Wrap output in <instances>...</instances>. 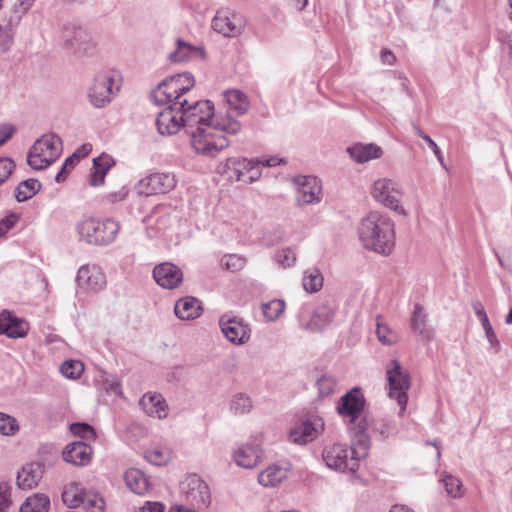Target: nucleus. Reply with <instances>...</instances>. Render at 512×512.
Returning a JSON list of instances; mask_svg holds the SVG:
<instances>
[{"label":"nucleus","instance_id":"c03bdc74","mask_svg":"<svg viewBox=\"0 0 512 512\" xmlns=\"http://www.w3.org/2000/svg\"><path fill=\"white\" fill-rule=\"evenodd\" d=\"M251 398L244 393H237L230 402V409L234 414H246L252 410Z\"/></svg>","mask_w":512,"mask_h":512},{"label":"nucleus","instance_id":"2eb2a0df","mask_svg":"<svg viewBox=\"0 0 512 512\" xmlns=\"http://www.w3.org/2000/svg\"><path fill=\"white\" fill-rule=\"evenodd\" d=\"M219 325L221 331L231 343L240 345L249 340L250 329L242 319L224 314L220 317Z\"/></svg>","mask_w":512,"mask_h":512},{"label":"nucleus","instance_id":"39448f33","mask_svg":"<svg viewBox=\"0 0 512 512\" xmlns=\"http://www.w3.org/2000/svg\"><path fill=\"white\" fill-rule=\"evenodd\" d=\"M195 85L194 76L189 72L175 74L160 82L152 92V99L157 105L183 101V96Z\"/></svg>","mask_w":512,"mask_h":512},{"label":"nucleus","instance_id":"412c9836","mask_svg":"<svg viewBox=\"0 0 512 512\" xmlns=\"http://www.w3.org/2000/svg\"><path fill=\"white\" fill-rule=\"evenodd\" d=\"M93 449L82 441L69 443L65 446L62 457L67 463L75 466H87L92 459Z\"/></svg>","mask_w":512,"mask_h":512},{"label":"nucleus","instance_id":"8fccbe9b","mask_svg":"<svg viewBox=\"0 0 512 512\" xmlns=\"http://www.w3.org/2000/svg\"><path fill=\"white\" fill-rule=\"evenodd\" d=\"M336 384V379L333 376H321L316 383L319 395L322 397L331 395L335 390Z\"/></svg>","mask_w":512,"mask_h":512},{"label":"nucleus","instance_id":"f257e3e1","mask_svg":"<svg viewBox=\"0 0 512 512\" xmlns=\"http://www.w3.org/2000/svg\"><path fill=\"white\" fill-rule=\"evenodd\" d=\"M178 104L185 128L197 125L196 130L191 132L190 142L198 154L216 156L230 144L222 133L236 135L241 130V123L230 112L214 113V105L209 100L189 102L188 99H183Z\"/></svg>","mask_w":512,"mask_h":512},{"label":"nucleus","instance_id":"09e8293b","mask_svg":"<svg viewBox=\"0 0 512 512\" xmlns=\"http://www.w3.org/2000/svg\"><path fill=\"white\" fill-rule=\"evenodd\" d=\"M70 431L73 435H75L79 438H82V439L94 440L96 438V433H95L94 428L88 423H84V422L72 423L70 425Z\"/></svg>","mask_w":512,"mask_h":512},{"label":"nucleus","instance_id":"4d7b16f0","mask_svg":"<svg viewBox=\"0 0 512 512\" xmlns=\"http://www.w3.org/2000/svg\"><path fill=\"white\" fill-rule=\"evenodd\" d=\"M15 167V163L10 158H0V185L9 178Z\"/></svg>","mask_w":512,"mask_h":512},{"label":"nucleus","instance_id":"20e7f679","mask_svg":"<svg viewBox=\"0 0 512 512\" xmlns=\"http://www.w3.org/2000/svg\"><path fill=\"white\" fill-rule=\"evenodd\" d=\"M76 230L81 241L101 247L110 245L115 241L120 225L111 218L101 220L89 217L79 221Z\"/></svg>","mask_w":512,"mask_h":512},{"label":"nucleus","instance_id":"ea45409f","mask_svg":"<svg viewBox=\"0 0 512 512\" xmlns=\"http://www.w3.org/2000/svg\"><path fill=\"white\" fill-rule=\"evenodd\" d=\"M253 162V160H248L245 158H228L226 165L228 169L233 170L234 175H236V179L238 181H246L247 172L253 171Z\"/></svg>","mask_w":512,"mask_h":512},{"label":"nucleus","instance_id":"49530a36","mask_svg":"<svg viewBox=\"0 0 512 512\" xmlns=\"http://www.w3.org/2000/svg\"><path fill=\"white\" fill-rule=\"evenodd\" d=\"M18 431V421L14 417L0 412V434L4 436H12Z\"/></svg>","mask_w":512,"mask_h":512},{"label":"nucleus","instance_id":"13d9d810","mask_svg":"<svg viewBox=\"0 0 512 512\" xmlns=\"http://www.w3.org/2000/svg\"><path fill=\"white\" fill-rule=\"evenodd\" d=\"M104 388L107 393L123 396L120 381L116 376H109L105 379Z\"/></svg>","mask_w":512,"mask_h":512},{"label":"nucleus","instance_id":"e433bc0d","mask_svg":"<svg viewBox=\"0 0 512 512\" xmlns=\"http://www.w3.org/2000/svg\"><path fill=\"white\" fill-rule=\"evenodd\" d=\"M50 499L44 493H35L21 505L19 512H48Z\"/></svg>","mask_w":512,"mask_h":512},{"label":"nucleus","instance_id":"473e14b6","mask_svg":"<svg viewBox=\"0 0 512 512\" xmlns=\"http://www.w3.org/2000/svg\"><path fill=\"white\" fill-rule=\"evenodd\" d=\"M225 97L229 106L225 113L230 112L234 119L235 117L233 116V113H236L237 115H243L248 111L250 103L247 96L240 90L226 91Z\"/></svg>","mask_w":512,"mask_h":512},{"label":"nucleus","instance_id":"a18cd8bd","mask_svg":"<svg viewBox=\"0 0 512 512\" xmlns=\"http://www.w3.org/2000/svg\"><path fill=\"white\" fill-rule=\"evenodd\" d=\"M82 506L86 512H104L105 502L99 494L87 492Z\"/></svg>","mask_w":512,"mask_h":512},{"label":"nucleus","instance_id":"f03ea898","mask_svg":"<svg viewBox=\"0 0 512 512\" xmlns=\"http://www.w3.org/2000/svg\"><path fill=\"white\" fill-rule=\"evenodd\" d=\"M359 237L365 248L389 255L395 246L394 223L387 215L371 211L361 220Z\"/></svg>","mask_w":512,"mask_h":512},{"label":"nucleus","instance_id":"7ed1b4c3","mask_svg":"<svg viewBox=\"0 0 512 512\" xmlns=\"http://www.w3.org/2000/svg\"><path fill=\"white\" fill-rule=\"evenodd\" d=\"M367 450V440L360 436L357 446L348 447L344 444H333L323 450L322 457L330 469L355 473L359 468L360 459L366 456Z\"/></svg>","mask_w":512,"mask_h":512},{"label":"nucleus","instance_id":"dca6fc26","mask_svg":"<svg viewBox=\"0 0 512 512\" xmlns=\"http://www.w3.org/2000/svg\"><path fill=\"white\" fill-rule=\"evenodd\" d=\"M168 106L158 113L156 126L161 135H174L184 126L181 120L178 102L167 103Z\"/></svg>","mask_w":512,"mask_h":512},{"label":"nucleus","instance_id":"423d86ee","mask_svg":"<svg viewBox=\"0 0 512 512\" xmlns=\"http://www.w3.org/2000/svg\"><path fill=\"white\" fill-rule=\"evenodd\" d=\"M62 153V140L56 134H46L37 139L27 155V163L34 170L47 168Z\"/></svg>","mask_w":512,"mask_h":512},{"label":"nucleus","instance_id":"6e6552de","mask_svg":"<svg viewBox=\"0 0 512 512\" xmlns=\"http://www.w3.org/2000/svg\"><path fill=\"white\" fill-rule=\"evenodd\" d=\"M387 380L389 385V396L395 398L402 413L407 405V391L410 388V377L404 371L398 360L393 359L387 369Z\"/></svg>","mask_w":512,"mask_h":512},{"label":"nucleus","instance_id":"052dcab7","mask_svg":"<svg viewBox=\"0 0 512 512\" xmlns=\"http://www.w3.org/2000/svg\"><path fill=\"white\" fill-rule=\"evenodd\" d=\"M16 221L17 217L15 214H11L0 220V238L15 225Z\"/></svg>","mask_w":512,"mask_h":512},{"label":"nucleus","instance_id":"a878e982","mask_svg":"<svg viewBox=\"0 0 512 512\" xmlns=\"http://www.w3.org/2000/svg\"><path fill=\"white\" fill-rule=\"evenodd\" d=\"M347 152L357 163H365L373 159H378L383 153L381 147L373 143L355 144L348 147Z\"/></svg>","mask_w":512,"mask_h":512},{"label":"nucleus","instance_id":"0e129e2a","mask_svg":"<svg viewBox=\"0 0 512 512\" xmlns=\"http://www.w3.org/2000/svg\"><path fill=\"white\" fill-rule=\"evenodd\" d=\"M146 458L154 465H161L164 461L163 453L158 450L147 452Z\"/></svg>","mask_w":512,"mask_h":512},{"label":"nucleus","instance_id":"79ce46f5","mask_svg":"<svg viewBox=\"0 0 512 512\" xmlns=\"http://www.w3.org/2000/svg\"><path fill=\"white\" fill-rule=\"evenodd\" d=\"M323 280L320 270L313 268L305 273L303 287L309 293L318 292L323 286Z\"/></svg>","mask_w":512,"mask_h":512},{"label":"nucleus","instance_id":"ddd939ff","mask_svg":"<svg viewBox=\"0 0 512 512\" xmlns=\"http://www.w3.org/2000/svg\"><path fill=\"white\" fill-rule=\"evenodd\" d=\"M212 28L225 37H237L244 29L242 18L228 10H219L212 19Z\"/></svg>","mask_w":512,"mask_h":512},{"label":"nucleus","instance_id":"0eeeda50","mask_svg":"<svg viewBox=\"0 0 512 512\" xmlns=\"http://www.w3.org/2000/svg\"><path fill=\"white\" fill-rule=\"evenodd\" d=\"M365 399L361 392V389L355 387L343 395L337 406V412L343 417H349L350 423L355 424L357 422V433L364 437V432L367 429V421L361 418V414L364 410Z\"/></svg>","mask_w":512,"mask_h":512},{"label":"nucleus","instance_id":"69168bd1","mask_svg":"<svg viewBox=\"0 0 512 512\" xmlns=\"http://www.w3.org/2000/svg\"><path fill=\"white\" fill-rule=\"evenodd\" d=\"M380 57L382 63L386 65H393L396 62V56L387 48L382 49Z\"/></svg>","mask_w":512,"mask_h":512},{"label":"nucleus","instance_id":"37998d69","mask_svg":"<svg viewBox=\"0 0 512 512\" xmlns=\"http://www.w3.org/2000/svg\"><path fill=\"white\" fill-rule=\"evenodd\" d=\"M264 317L268 321H275L284 312L285 302L281 299H273L261 305Z\"/></svg>","mask_w":512,"mask_h":512},{"label":"nucleus","instance_id":"f704fd0d","mask_svg":"<svg viewBox=\"0 0 512 512\" xmlns=\"http://www.w3.org/2000/svg\"><path fill=\"white\" fill-rule=\"evenodd\" d=\"M87 491L76 482L70 483L62 493V500L70 508L82 506Z\"/></svg>","mask_w":512,"mask_h":512},{"label":"nucleus","instance_id":"b1692460","mask_svg":"<svg viewBox=\"0 0 512 512\" xmlns=\"http://www.w3.org/2000/svg\"><path fill=\"white\" fill-rule=\"evenodd\" d=\"M262 458V450L257 444H245L234 452L235 463L243 468L251 469L258 465Z\"/></svg>","mask_w":512,"mask_h":512},{"label":"nucleus","instance_id":"393cba45","mask_svg":"<svg viewBox=\"0 0 512 512\" xmlns=\"http://www.w3.org/2000/svg\"><path fill=\"white\" fill-rule=\"evenodd\" d=\"M334 315L335 309L332 306L321 304L313 311L307 328L312 331H322L332 322Z\"/></svg>","mask_w":512,"mask_h":512},{"label":"nucleus","instance_id":"338daca9","mask_svg":"<svg viewBox=\"0 0 512 512\" xmlns=\"http://www.w3.org/2000/svg\"><path fill=\"white\" fill-rule=\"evenodd\" d=\"M260 163H257V161L253 162V171H248L247 172V177H246V181L245 182H248V183H252L256 180H258L261 176V173L260 171L258 170L257 166L259 165Z\"/></svg>","mask_w":512,"mask_h":512},{"label":"nucleus","instance_id":"774afa93","mask_svg":"<svg viewBox=\"0 0 512 512\" xmlns=\"http://www.w3.org/2000/svg\"><path fill=\"white\" fill-rule=\"evenodd\" d=\"M282 162H283V159L275 157V156H272L267 159L257 160V163H260L266 167H274V166L279 165Z\"/></svg>","mask_w":512,"mask_h":512},{"label":"nucleus","instance_id":"aec40b11","mask_svg":"<svg viewBox=\"0 0 512 512\" xmlns=\"http://www.w3.org/2000/svg\"><path fill=\"white\" fill-rule=\"evenodd\" d=\"M29 331V323L15 316L8 310L0 313V335L5 334L9 338H23Z\"/></svg>","mask_w":512,"mask_h":512},{"label":"nucleus","instance_id":"6ab92c4d","mask_svg":"<svg viewBox=\"0 0 512 512\" xmlns=\"http://www.w3.org/2000/svg\"><path fill=\"white\" fill-rule=\"evenodd\" d=\"M76 282L81 288L99 291L105 286L106 279L99 266L83 265L77 272Z\"/></svg>","mask_w":512,"mask_h":512},{"label":"nucleus","instance_id":"1a4fd4ad","mask_svg":"<svg viewBox=\"0 0 512 512\" xmlns=\"http://www.w3.org/2000/svg\"><path fill=\"white\" fill-rule=\"evenodd\" d=\"M181 492L186 501L197 509H205L211 503V493L208 484L198 475H188L180 483Z\"/></svg>","mask_w":512,"mask_h":512},{"label":"nucleus","instance_id":"bf43d9fd","mask_svg":"<svg viewBox=\"0 0 512 512\" xmlns=\"http://www.w3.org/2000/svg\"><path fill=\"white\" fill-rule=\"evenodd\" d=\"M10 504V486L8 483H0V512L5 510Z\"/></svg>","mask_w":512,"mask_h":512},{"label":"nucleus","instance_id":"4c0bfd02","mask_svg":"<svg viewBox=\"0 0 512 512\" xmlns=\"http://www.w3.org/2000/svg\"><path fill=\"white\" fill-rule=\"evenodd\" d=\"M41 183L34 178L19 183L15 190V198L18 202H24L32 198L40 189Z\"/></svg>","mask_w":512,"mask_h":512},{"label":"nucleus","instance_id":"f3484780","mask_svg":"<svg viewBox=\"0 0 512 512\" xmlns=\"http://www.w3.org/2000/svg\"><path fill=\"white\" fill-rule=\"evenodd\" d=\"M298 185L297 199L303 205H309L320 202L321 185L320 181L314 176H298L295 178Z\"/></svg>","mask_w":512,"mask_h":512},{"label":"nucleus","instance_id":"3c124183","mask_svg":"<svg viewBox=\"0 0 512 512\" xmlns=\"http://www.w3.org/2000/svg\"><path fill=\"white\" fill-rule=\"evenodd\" d=\"M222 264L228 271L237 272L244 268L246 259L237 254H230L223 257Z\"/></svg>","mask_w":512,"mask_h":512},{"label":"nucleus","instance_id":"f8f14e48","mask_svg":"<svg viewBox=\"0 0 512 512\" xmlns=\"http://www.w3.org/2000/svg\"><path fill=\"white\" fill-rule=\"evenodd\" d=\"M176 186L174 175L169 173H153L142 178L137 185L138 193L145 196L166 194Z\"/></svg>","mask_w":512,"mask_h":512},{"label":"nucleus","instance_id":"a19ab883","mask_svg":"<svg viewBox=\"0 0 512 512\" xmlns=\"http://www.w3.org/2000/svg\"><path fill=\"white\" fill-rule=\"evenodd\" d=\"M35 0H17L8 17V26H18L22 17L27 13Z\"/></svg>","mask_w":512,"mask_h":512},{"label":"nucleus","instance_id":"603ef678","mask_svg":"<svg viewBox=\"0 0 512 512\" xmlns=\"http://www.w3.org/2000/svg\"><path fill=\"white\" fill-rule=\"evenodd\" d=\"M414 131L418 136H420L424 141L427 142L429 149H432L441 166L446 169L442 152L438 145L436 144V142L429 135L425 134L419 126L414 125Z\"/></svg>","mask_w":512,"mask_h":512},{"label":"nucleus","instance_id":"72a5a7b5","mask_svg":"<svg viewBox=\"0 0 512 512\" xmlns=\"http://www.w3.org/2000/svg\"><path fill=\"white\" fill-rule=\"evenodd\" d=\"M124 480L127 487L135 494H144L148 491L149 482L143 472L132 468L124 473Z\"/></svg>","mask_w":512,"mask_h":512},{"label":"nucleus","instance_id":"5fc2aeb1","mask_svg":"<svg viewBox=\"0 0 512 512\" xmlns=\"http://www.w3.org/2000/svg\"><path fill=\"white\" fill-rule=\"evenodd\" d=\"M16 26H8V22L5 25V31L0 34V48L2 52H7L14 42L13 29Z\"/></svg>","mask_w":512,"mask_h":512},{"label":"nucleus","instance_id":"de8ad7c7","mask_svg":"<svg viewBox=\"0 0 512 512\" xmlns=\"http://www.w3.org/2000/svg\"><path fill=\"white\" fill-rule=\"evenodd\" d=\"M84 367L80 361L66 360L60 367L62 375L69 379H77L83 373Z\"/></svg>","mask_w":512,"mask_h":512},{"label":"nucleus","instance_id":"4468645a","mask_svg":"<svg viewBox=\"0 0 512 512\" xmlns=\"http://www.w3.org/2000/svg\"><path fill=\"white\" fill-rule=\"evenodd\" d=\"M323 429V420L320 417L311 416L291 429L289 440L295 444H307L312 442Z\"/></svg>","mask_w":512,"mask_h":512},{"label":"nucleus","instance_id":"cd10ccee","mask_svg":"<svg viewBox=\"0 0 512 512\" xmlns=\"http://www.w3.org/2000/svg\"><path fill=\"white\" fill-rule=\"evenodd\" d=\"M174 312L182 320H191L201 315L202 308L197 298L185 297L176 302Z\"/></svg>","mask_w":512,"mask_h":512},{"label":"nucleus","instance_id":"680f3d73","mask_svg":"<svg viewBox=\"0 0 512 512\" xmlns=\"http://www.w3.org/2000/svg\"><path fill=\"white\" fill-rule=\"evenodd\" d=\"M15 127L8 124L0 125V146L6 143L14 134Z\"/></svg>","mask_w":512,"mask_h":512},{"label":"nucleus","instance_id":"58836bf2","mask_svg":"<svg viewBox=\"0 0 512 512\" xmlns=\"http://www.w3.org/2000/svg\"><path fill=\"white\" fill-rule=\"evenodd\" d=\"M92 151V145L89 143L83 144L80 148H78L71 156H69L65 162L63 163L60 171L55 176V181L57 183L65 180L64 172L66 167H74L75 164L81 159L86 157Z\"/></svg>","mask_w":512,"mask_h":512},{"label":"nucleus","instance_id":"9b49d317","mask_svg":"<svg viewBox=\"0 0 512 512\" xmlns=\"http://www.w3.org/2000/svg\"><path fill=\"white\" fill-rule=\"evenodd\" d=\"M113 76L107 72L97 73L88 90L90 103L96 108H103L112 100Z\"/></svg>","mask_w":512,"mask_h":512},{"label":"nucleus","instance_id":"c756f323","mask_svg":"<svg viewBox=\"0 0 512 512\" xmlns=\"http://www.w3.org/2000/svg\"><path fill=\"white\" fill-rule=\"evenodd\" d=\"M288 469L279 464L268 466L258 475V482L264 487H276L287 478Z\"/></svg>","mask_w":512,"mask_h":512},{"label":"nucleus","instance_id":"c9c22d12","mask_svg":"<svg viewBox=\"0 0 512 512\" xmlns=\"http://www.w3.org/2000/svg\"><path fill=\"white\" fill-rule=\"evenodd\" d=\"M472 307L474 309V312L478 318V320L481 322L482 327L485 331V335L491 346L495 347L499 345V341L497 339L496 333L493 330V327L490 324L489 318L486 314V311L484 309V306L480 301H474L472 303Z\"/></svg>","mask_w":512,"mask_h":512},{"label":"nucleus","instance_id":"9d476101","mask_svg":"<svg viewBox=\"0 0 512 512\" xmlns=\"http://www.w3.org/2000/svg\"><path fill=\"white\" fill-rule=\"evenodd\" d=\"M372 197L385 207L396 211L401 215H405L406 211L399 204L402 192L399 185L393 180L382 178L373 183L371 190Z\"/></svg>","mask_w":512,"mask_h":512},{"label":"nucleus","instance_id":"e2e57ef3","mask_svg":"<svg viewBox=\"0 0 512 512\" xmlns=\"http://www.w3.org/2000/svg\"><path fill=\"white\" fill-rule=\"evenodd\" d=\"M165 506L161 502L147 501L144 506L140 508V512H164Z\"/></svg>","mask_w":512,"mask_h":512},{"label":"nucleus","instance_id":"4be33fe9","mask_svg":"<svg viewBox=\"0 0 512 512\" xmlns=\"http://www.w3.org/2000/svg\"><path fill=\"white\" fill-rule=\"evenodd\" d=\"M63 37L66 46L75 53L85 54L94 47L90 35L80 27H66Z\"/></svg>","mask_w":512,"mask_h":512},{"label":"nucleus","instance_id":"c85d7f7f","mask_svg":"<svg viewBox=\"0 0 512 512\" xmlns=\"http://www.w3.org/2000/svg\"><path fill=\"white\" fill-rule=\"evenodd\" d=\"M139 405L149 415L159 419L167 416V405L160 394L144 395Z\"/></svg>","mask_w":512,"mask_h":512},{"label":"nucleus","instance_id":"bb28decb","mask_svg":"<svg viewBox=\"0 0 512 512\" xmlns=\"http://www.w3.org/2000/svg\"><path fill=\"white\" fill-rule=\"evenodd\" d=\"M410 327L424 341H430L433 337V330L427 326V315L420 304L414 305Z\"/></svg>","mask_w":512,"mask_h":512},{"label":"nucleus","instance_id":"6e6d98bb","mask_svg":"<svg viewBox=\"0 0 512 512\" xmlns=\"http://www.w3.org/2000/svg\"><path fill=\"white\" fill-rule=\"evenodd\" d=\"M276 260L283 267H291L296 261V254L290 248H284L276 254Z\"/></svg>","mask_w":512,"mask_h":512},{"label":"nucleus","instance_id":"a211bd4d","mask_svg":"<svg viewBox=\"0 0 512 512\" xmlns=\"http://www.w3.org/2000/svg\"><path fill=\"white\" fill-rule=\"evenodd\" d=\"M153 277L161 287L174 289L183 281V272L175 264L164 262L154 267Z\"/></svg>","mask_w":512,"mask_h":512},{"label":"nucleus","instance_id":"7c9ffc66","mask_svg":"<svg viewBox=\"0 0 512 512\" xmlns=\"http://www.w3.org/2000/svg\"><path fill=\"white\" fill-rule=\"evenodd\" d=\"M114 165V160L107 154H102L93 159L94 171L90 175L89 183L92 186H99L104 183L105 175Z\"/></svg>","mask_w":512,"mask_h":512},{"label":"nucleus","instance_id":"2f4dec72","mask_svg":"<svg viewBox=\"0 0 512 512\" xmlns=\"http://www.w3.org/2000/svg\"><path fill=\"white\" fill-rule=\"evenodd\" d=\"M177 49L169 55L171 62H184L195 57L204 58L205 52L200 47L192 46L182 39H178Z\"/></svg>","mask_w":512,"mask_h":512},{"label":"nucleus","instance_id":"5701e85b","mask_svg":"<svg viewBox=\"0 0 512 512\" xmlns=\"http://www.w3.org/2000/svg\"><path fill=\"white\" fill-rule=\"evenodd\" d=\"M43 465L38 462L25 464L17 473L16 483L21 490L35 488L43 477Z\"/></svg>","mask_w":512,"mask_h":512},{"label":"nucleus","instance_id":"864d4df0","mask_svg":"<svg viewBox=\"0 0 512 512\" xmlns=\"http://www.w3.org/2000/svg\"><path fill=\"white\" fill-rule=\"evenodd\" d=\"M445 489L447 493L452 497H457L460 495V488H461V481L452 476V475H445L442 479Z\"/></svg>","mask_w":512,"mask_h":512}]
</instances>
